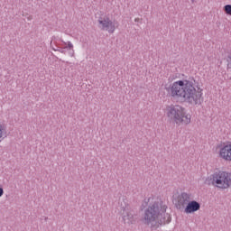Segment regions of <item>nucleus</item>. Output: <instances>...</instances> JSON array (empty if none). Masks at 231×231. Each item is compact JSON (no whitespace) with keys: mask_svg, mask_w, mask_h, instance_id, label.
Returning <instances> with one entry per match:
<instances>
[{"mask_svg":"<svg viewBox=\"0 0 231 231\" xmlns=\"http://www.w3.org/2000/svg\"><path fill=\"white\" fill-rule=\"evenodd\" d=\"M3 138H6V126L0 123V140Z\"/></svg>","mask_w":231,"mask_h":231,"instance_id":"9d476101","label":"nucleus"},{"mask_svg":"<svg viewBox=\"0 0 231 231\" xmlns=\"http://www.w3.org/2000/svg\"><path fill=\"white\" fill-rule=\"evenodd\" d=\"M98 24L103 32H107L108 33H115L116 28H118V23L112 21V19L107 16L99 18Z\"/></svg>","mask_w":231,"mask_h":231,"instance_id":"423d86ee","label":"nucleus"},{"mask_svg":"<svg viewBox=\"0 0 231 231\" xmlns=\"http://www.w3.org/2000/svg\"><path fill=\"white\" fill-rule=\"evenodd\" d=\"M122 216L123 221H125V223H126L127 225H131L136 221V217L133 216L129 209H123Z\"/></svg>","mask_w":231,"mask_h":231,"instance_id":"6e6552de","label":"nucleus"},{"mask_svg":"<svg viewBox=\"0 0 231 231\" xmlns=\"http://www.w3.org/2000/svg\"><path fill=\"white\" fill-rule=\"evenodd\" d=\"M4 194H5V189H3V185L0 184V198H3Z\"/></svg>","mask_w":231,"mask_h":231,"instance_id":"ddd939ff","label":"nucleus"},{"mask_svg":"<svg viewBox=\"0 0 231 231\" xmlns=\"http://www.w3.org/2000/svg\"><path fill=\"white\" fill-rule=\"evenodd\" d=\"M172 98L190 104V106H199L203 100V88L196 87L194 79H179L173 82L168 90Z\"/></svg>","mask_w":231,"mask_h":231,"instance_id":"f257e3e1","label":"nucleus"},{"mask_svg":"<svg viewBox=\"0 0 231 231\" xmlns=\"http://www.w3.org/2000/svg\"><path fill=\"white\" fill-rule=\"evenodd\" d=\"M206 185H213L217 189L225 190L231 187V172L218 171L211 174L205 180Z\"/></svg>","mask_w":231,"mask_h":231,"instance_id":"20e7f679","label":"nucleus"},{"mask_svg":"<svg viewBox=\"0 0 231 231\" xmlns=\"http://www.w3.org/2000/svg\"><path fill=\"white\" fill-rule=\"evenodd\" d=\"M224 12L226 15H231V5H225Z\"/></svg>","mask_w":231,"mask_h":231,"instance_id":"9b49d317","label":"nucleus"},{"mask_svg":"<svg viewBox=\"0 0 231 231\" xmlns=\"http://www.w3.org/2000/svg\"><path fill=\"white\" fill-rule=\"evenodd\" d=\"M63 50H73V43H71V42L64 43Z\"/></svg>","mask_w":231,"mask_h":231,"instance_id":"f8f14e48","label":"nucleus"},{"mask_svg":"<svg viewBox=\"0 0 231 231\" xmlns=\"http://www.w3.org/2000/svg\"><path fill=\"white\" fill-rule=\"evenodd\" d=\"M166 116L173 120L177 125H189L192 122V116L187 113L185 107L179 105H171L166 107Z\"/></svg>","mask_w":231,"mask_h":231,"instance_id":"7ed1b4c3","label":"nucleus"},{"mask_svg":"<svg viewBox=\"0 0 231 231\" xmlns=\"http://www.w3.org/2000/svg\"><path fill=\"white\" fill-rule=\"evenodd\" d=\"M191 199L192 198L190 194L184 192L179 197V203H180V205H188Z\"/></svg>","mask_w":231,"mask_h":231,"instance_id":"1a4fd4ad","label":"nucleus"},{"mask_svg":"<svg viewBox=\"0 0 231 231\" xmlns=\"http://www.w3.org/2000/svg\"><path fill=\"white\" fill-rule=\"evenodd\" d=\"M148 208L144 211L143 223L151 228H158L160 225L171 223V215L167 214V206L163 205L162 199L158 196H151L144 199Z\"/></svg>","mask_w":231,"mask_h":231,"instance_id":"f03ea898","label":"nucleus"},{"mask_svg":"<svg viewBox=\"0 0 231 231\" xmlns=\"http://www.w3.org/2000/svg\"><path fill=\"white\" fill-rule=\"evenodd\" d=\"M217 157L224 162H231V142L221 143L216 147Z\"/></svg>","mask_w":231,"mask_h":231,"instance_id":"39448f33","label":"nucleus"},{"mask_svg":"<svg viewBox=\"0 0 231 231\" xmlns=\"http://www.w3.org/2000/svg\"><path fill=\"white\" fill-rule=\"evenodd\" d=\"M201 208V205L199 202L196 200L189 201L184 208L185 214H194V212H198Z\"/></svg>","mask_w":231,"mask_h":231,"instance_id":"0eeeda50","label":"nucleus"}]
</instances>
